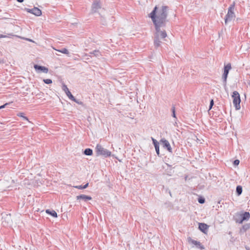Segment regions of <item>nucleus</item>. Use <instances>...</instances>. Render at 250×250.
Returning <instances> with one entry per match:
<instances>
[{"label":"nucleus","instance_id":"obj_1","mask_svg":"<svg viewBox=\"0 0 250 250\" xmlns=\"http://www.w3.org/2000/svg\"><path fill=\"white\" fill-rule=\"evenodd\" d=\"M168 9L167 6L163 5L161 9L158 11L157 6L154 7L148 16L151 19L154 25H156V23L158 25L166 24Z\"/></svg>","mask_w":250,"mask_h":250},{"label":"nucleus","instance_id":"obj_2","mask_svg":"<svg viewBox=\"0 0 250 250\" xmlns=\"http://www.w3.org/2000/svg\"><path fill=\"white\" fill-rule=\"evenodd\" d=\"M154 26L155 32L154 34V45L156 48H158L161 45L162 42L161 40H165L167 36V34L165 30L161 29L165 27L166 25H158L156 23Z\"/></svg>","mask_w":250,"mask_h":250},{"label":"nucleus","instance_id":"obj_3","mask_svg":"<svg viewBox=\"0 0 250 250\" xmlns=\"http://www.w3.org/2000/svg\"><path fill=\"white\" fill-rule=\"evenodd\" d=\"M95 152L97 156H101L104 158H107L111 155V152L104 148L100 144H97L95 147Z\"/></svg>","mask_w":250,"mask_h":250},{"label":"nucleus","instance_id":"obj_4","mask_svg":"<svg viewBox=\"0 0 250 250\" xmlns=\"http://www.w3.org/2000/svg\"><path fill=\"white\" fill-rule=\"evenodd\" d=\"M235 7V2L234 1L229 7L228 13L225 18V23L227 24L229 22L231 21L235 17L234 12Z\"/></svg>","mask_w":250,"mask_h":250},{"label":"nucleus","instance_id":"obj_5","mask_svg":"<svg viewBox=\"0 0 250 250\" xmlns=\"http://www.w3.org/2000/svg\"><path fill=\"white\" fill-rule=\"evenodd\" d=\"M232 98L233 99V104L236 110L240 109L241 108L240 104L241 99L239 93L236 91H233L232 95Z\"/></svg>","mask_w":250,"mask_h":250},{"label":"nucleus","instance_id":"obj_6","mask_svg":"<svg viewBox=\"0 0 250 250\" xmlns=\"http://www.w3.org/2000/svg\"><path fill=\"white\" fill-rule=\"evenodd\" d=\"M240 219L236 220V222L239 224H242L245 221H248L250 218V213L249 212L245 211L240 214Z\"/></svg>","mask_w":250,"mask_h":250},{"label":"nucleus","instance_id":"obj_7","mask_svg":"<svg viewBox=\"0 0 250 250\" xmlns=\"http://www.w3.org/2000/svg\"><path fill=\"white\" fill-rule=\"evenodd\" d=\"M24 10L28 13H31L35 15L36 16H40L42 14V11L39 8L36 7H34L32 9L25 8L24 9Z\"/></svg>","mask_w":250,"mask_h":250},{"label":"nucleus","instance_id":"obj_8","mask_svg":"<svg viewBox=\"0 0 250 250\" xmlns=\"http://www.w3.org/2000/svg\"><path fill=\"white\" fill-rule=\"evenodd\" d=\"M188 242L189 244H192L196 246V248L201 250L205 249L204 246L199 242L192 239L191 237L188 238Z\"/></svg>","mask_w":250,"mask_h":250},{"label":"nucleus","instance_id":"obj_9","mask_svg":"<svg viewBox=\"0 0 250 250\" xmlns=\"http://www.w3.org/2000/svg\"><path fill=\"white\" fill-rule=\"evenodd\" d=\"M160 143L164 148L167 149L169 152L171 153L172 152V148L167 140L165 138H163L160 140Z\"/></svg>","mask_w":250,"mask_h":250},{"label":"nucleus","instance_id":"obj_10","mask_svg":"<svg viewBox=\"0 0 250 250\" xmlns=\"http://www.w3.org/2000/svg\"><path fill=\"white\" fill-rule=\"evenodd\" d=\"M101 8V5L100 3V1L98 0H95L93 2L91 6V10L92 13H96L98 10Z\"/></svg>","mask_w":250,"mask_h":250},{"label":"nucleus","instance_id":"obj_11","mask_svg":"<svg viewBox=\"0 0 250 250\" xmlns=\"http://www.w3.org/2000/svg\"><path fill=\"white\" fill-rule=\"evenodd\" d=\"M34 67L36 71L42 72L44 73H47L48 72V68H47L45 66L39 65L38 64H35Z\"/></svg>","mask_w":250,"mask_h":250},{"label":"nucleus","instance_id":"obj_12","mask_svg":"<svg viewBox=\"0 0 250 250\" xmlns=\"http://www.w3.org/2000/svg\"><path fill=\"white\" fill-rule=\"evenodd\" d=\"M198 228L202 232L207 234L209 226L205 223H199Z\"/></svg>","mask_w":250,"mask_h":250},{"label":"nucleus","instance_id":"obj_13","mask_svg":"<svg viewBox=\"0 0 250 250\" xmlns=\"http://www.w3.org/2000/svg\"><path fill=\"white\" fill-rule=\"evenodd\" d=\"M62 89L64 91L66 95L68 96L69 99L73 100L74 96L69 90V89L65 84H63L62 86Z\"/></svg>","mask_w":250,"mask_h":250},{"label":"nucleus","instance_id":"obj_14","mask_svg":"<svg viewBox=\"0 0 250 250\" xmlns=\"http://www.w3.org/2000/svg\"><path fill=\"white\" fill-rule=\"evenodd\" d=\"M151 140L153 145L154 146L155 150L157 154L159 156L160 155V149H159V143L154 138L151 137Z\"/></svg>","mask_w":250,"mask_h":250},{"label":"nucleus","instance_id":"obj_15","mask_svg":"<svg viewBox=\"0 0 250 250\" xmlns=\"http://www.w3.org/2000/svg\"><path fill=\"white\" fill-rule=\"evenodd\" d=\"M76 198L77 200H83L85 202H86L88 200H91L92 199V197L90 196L86 195L84 194H81L76 196Z\"/></svg>","mask_w":250,"mask_h":250},{"label":"nucleus","instance_id":"obj_16","mask_svg":"<svg viewBox=\"0 0 250 250\" xmlns=\"http://www.w3.org/2000/svg\"><path fill=\"white\" fill-rule=\"evenodd\" d=\"M229 73V71L224 69V73L222 75V79L223 81V84L225 87L227 86V80Z\"/></svg>","mask_w":250,"mask_h":250},{"label":"nucleus","instance_id":"obj_17","mask_svg":"<svg viewBox=\"0 0 250 250\" xmlns=\"http://www.w3.org/2000/svg\"><path fill=\"white\" fill-rule=\"evenodd\" d=\"M85 55L89 57H91V55H93L96 57H98L101 56L102 55L99 50H95L93 51L90 52L88 54H86Z\"/></svg>","mask_w":250,"mask_h":250},{"label":"nucleus","instance_id":"obj_18","mask_svg":"<svg viewBox=\"0 0 250 250\" xmlns=\"http://www.w3.org/2000/svg\"><path fill=\"white\" fill-rule=\"evenodd\" d=\"M250 229V223L244 225L240 229L241 234L244 233L247 230Z\"/></svg>","mask_w":250,"mask_h":250},{"label":"nucleus","instance_id":"obj_19","mask_svg":"<svg viewBox=\"0 0 250 250\" xmlns=\"http://www.w3.org/2000/svg\"><path fill=\"white\" fill-rule=\"evenodd\" d=\"M46 213L51 215L52 217L56 218L57 217V213L55 210H50V209L46 210Z\"/></svg>","mask_w":250,"mask_h":250},{"label":"nucleus","instance_id":"obj_20","mask_svg":"<svg viewBox=\"0 0 250 250\" xmlns=\"http://www.w3.org/2000/svg\"><path fill=\"white\" fill-rule=\"evenodd\" d=\"M83 154L87 156H91L93 154V150L89 148H86L83 151Z\"/></svg>","mask_w":250,"mask_h":250},{"label":"nucleus","instance_id":"obj_21","mask_svg":"<svg viewBox=\"0 0 250 250\" xmlns=\"http://www.w3.org/2000/svg\"><path fill=\"white\" fill-rule=\"evenodd\" d=\"M242 187L241 186H237L236 188V193L237 196H240L242 193Z\"/></svg>","mask_w":250,"mask_h":250},{"label":"nucleus","instance_id":"obj_22","mask_svg":"<svg viewBox=\"0 0 250 250\" xmlns=\"http://www.w3.org/2000/svg\"><path fill=\"white\" fill-rule=\"evenodd\" d=\"M88 183H86V184H85L83 186V185H80V186H75L74 187L76 188H77V189H85L86 188H87L88 186Z\"/></svg>","mask_w":250,"mask_h":250},{"label":"nucleus","instance_id":"obj_23","mask_svg":"<svg viewBox=\"0 0 250 250\" xmlns=\"http://www.w3.org/2000/svg\"><path fill=\"white\" fill-rule=\"evenodd\" d=\"M57 51L60 52H61L63 54H67V55H68L69 54L68 50L65 48H63L60 50H57Z\"/></svg>","mask_w":250,"mask_h":250},{"label":"nucleus","instance_id":"obj_24","mask_svg":"<svg viewBox=\"0 0 250 250\" xmlns=\"http://www.w3.org/2000/svg\"><path fill=\"white\" fill-rule=\"evenodd\" d=\"M171 111H172V116L173 118H176V113H175V107L174 105H172V106L171 108Z\"/></svg>","mask_w":250,"mask_h":250},{"label":"nucleus","instance_id":"obj_25","mask_svg":"<svg viewBox=\"0 0 250 250\" xmlns=\"http://www.w3.org/2000/svg\"><path fill=\"white\" fill-rule=\"evenodd\" d=\"M198 201L200 204H204L205 202V199L203 197H199L198 199Z\"/></svg>","mask_w":250,"mask_h":250},{"label":"nucleus","instance_id":"obj_26","mask_svg":"<svg viewBox=\"0 0 250 250\" xmlns=\"http://www.w3.org/2000/svg\"><path fill=\"white\" fill-rule=\"evenodd\" d=\"M231 68V65L230 63H228L227 65L224 66V69L227 70L229 71Z\"/></svg>","mask_w":250,"mask_h":250},{"label":"nucleus","instance_id":"obj_27","mask_svg":"<svg viewBox=\"0 0 250 250\" xmlns=\"http://www.w3.org/2000/svg\"><path fill=\"white\" fill-rule=\"evenodd\" d=\"M43 82L46 84H51L52 83V81L50 79H43Z\"/></svg>","mask_w":250,"mask_h":250},{"label":"nucleus","instance_id":"obj_28","mask_svg":"<svg viewBox=\"0 0 250 250\" xmlns=\"http://www.w3.org/2000/svg\"><path fill=\"white\" fill-rule=\"evenodd\" d=\"M18 116L19 117H22V118L24 120H26V121L28 120V118L27 117L24 116L23 113H20L18 114Z\"/></svg>","mask_w":250,"mask_h":250},{"label":"nucleus","instance_id":"obj_29","mask_svg":"<svg viewBox=\"0 0 250 250\" xmlns=\"http://www.w3.org/2000/svg\"><path fill=\"white\" fill-rule=\"evenodd\" d=\"M71 100L73 101V102L77 103L78 104H79L80 105H82L83 104V102H82L80 101L79 100H77L74 97L73 100Z\"/></svg>","mask_w":250,"mask_h":250},{"label":"nucleus","instance_id":"obj_30","mask_svg":"<svg viewBox=\"0 0 250 250\" xmlns=\"http://www.w3.org/2000/svg\"><path fill=\"white\" fill-rule=\"evenodd\" d=\"M213 105H214V101L213 99H211L210 101L209 106V110L212 108Z\"/></svg>","mask_w":250,"mask_h":250},{"label":"nucleus","instance_id":"obj_31","mask_svg":"<svg viewBox=\"0 0 250 250\" xmlns=\"http://www.w3.org/2000/svg\"><path fill=\"white\" fill-rule=\"evenodd\" d=\"M239 163H240L239 160L238 159H236L233 161V164L234 166H237L239 165Z\"/></svg>","mask_w":250,"mask_h":250},{"label":"nucleus","instance_id":"obj_32","mask_svg":"<svg viewBox=\"0 0 250 250\" xmlns=\"http://www.w3.org/2000/svg\"><path fill=\"white\" fill-rule=\"evenodd\" d=\"M8 104V103H6V104L0 106V109H1L2 108H4Z\"/></svg>","mask_w":250,"mask_h":250},{"label":"nucleus","instance_id":"obj_33","mask_svg":"<svg viewBox=\"0 0 250 250\" xmlns=\"http://www.w3.org/2000/svg\"><path fill=\"white\" fill-rule=\"evenodd\" d=\"M7 36L6 35H4L2 34H0V38H6Z\"/></svg>","mask_w":250,"mask_h":250},{"label":"nucleus","instance_id":"obj_34","mask_svg":"<svg viewBox=\"0 0 250 250\" xmlns=\"http://www.w3.org/2000/svg\"><path fill=\"white\" fill-rule=\"evenodd\" d=\"M17 1L21 3L22 2L24 1V0H17Z\"/></svg>","mask_w":250,"mask_h":250},{"label":"nucleus","instance_id":"obj_35","mask_svg":"<svg viewBox=\"0 0 250 250\" xmlns=\"http://www.w3.org/2000/svg\"><path fill=\"white\" fill-rule=\"evenodd\" d=\"M26 40H27V41H29V42H33V41L32 40H31V39H26Z\"/></svg>","mask_w":250,"mask_h":250},{"label":"nucleus","instance_id":"obj_36","mask_svg":"<svg viewBox=\"0 0 250 250\" xmlns=\"http://www.w3.org/2000/svg\"><path fill=\"white\" fill-rule=\"evenodd\" d=\"M247 250H250V248L249 247H246Z\"/></svg>","mask_w":250,"mask_h":250},{"label":"nucleus","instance_id":"obj_37","mask_svg":"<svg viewBox=\"0 0 250 250\" xmlns=\"http://www.w3.org/2000/svg\"><path fill=\"white\" fill-rule=\"evenodd\" d=\"M9 35H10V36H13V35H12V34H8Z\"/></svg>","mask_w":250,"mask_h":250}]
</instances>
